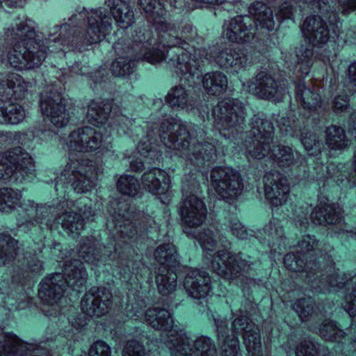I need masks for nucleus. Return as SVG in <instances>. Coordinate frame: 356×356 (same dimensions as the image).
<instances>
[{
  "label": "nucleus",
  "mask_w": 356,
  "mask_h": 356,
  "mask_svg": "<svg viewBox=\"0 0 356 356\" xmlns=\"http://www.w3.org/2000/svg\"><path fill=\"white\" fill-rule=\"evenodd\" d=\"M106 8L90 10L83 8L69 22L54 26L45 41L37 38L31 19L16 23L5 31L6 57L9 65L18 70L39 67L48 52L64 51L63 46L82 51L88 45L102 41L111 31L112 16L118 25L127 29L134 23L130 6L122 0H106Z\"/></svg>",
  "instance_id": "nucleus-1"
},
{
  "label": "nucleus",
  "mask_w": 356,
  "mask_h": 356,
  "mask_svg": "<svg viewBox=\"0 0 356 356\" xmlns=\"http://www.w3.org/2000/svg\"><path fill=\"white\" fill-rule=\"evenodd\" d=\"M332 249L314 236L306 235L298 242L296 253L284 256V264L289 270L300 272V277L314 293L337 291L351 285L352 291L346 294L341 306L351 318L350 329L356 330V273H345L335 268L329 254Z\"/></svg>",
  "instance_id": "nucleus-2"
},
{
  "label": "nucleus",
  "mask_w": 356,
  "mask_h": 356,
  "mask_svg": "<svg viewBox=\"0 0 356 356\" xmlns=\"http://www.w3.org/2000/svg\"><path fill=\"white\" fill-rule=\"evenodd\" d=\"M146 127V136L137 145L143 156L152 158L158 138L165 147L180 152V156L198 168L209 165L225 154V146L217 138L209 136L197 126L187 124L178 118L164 119L159 129L153 125Z\"/></svg>",
  "instance_id": "nucleus-3"
},
{
  "label": "nucleus",
  "mask_w": 356,
  "mask_h": 356,
  "mask_svg": "<svg viewBox=\"0 0 356 356\" xmlns=\"http://www.w3.org/2000/svg\"><path fill=\"white\" fill-rule=\"evenodd\" d=\"M131 207L127 201H121L114 199L109 202L107 211L108 219V228L112 231L115 240L106 245L102 246L99 242L93 236H87L82 239L79 249V257L86 263L95 266L110 264V262H115L116 266H120V259L124 258L123 251H120V241L124 243V249L134 239L137 235V229L133 224V212Z\"/></svg>",
  "instance_id": "nucleus-4"
},
{
  "label": "nucleus",
  "mask_w": 356,
  "mask_h": 356,
  "mask_svg": "<svg viewBox=\"0 0 356 356\" xmlns=\"http://www.w3.org/2000/svg\"><path fill=\"white\" fill-rule=\"evenodd\" d=\"M161 40L172 46L169 52L170 66L174 67L180 79H185L190 86L195 83V79H199L201 75L204 60L214 61L221 67H230L235 72L247 64V56L242 50L230 48L220 50L215 47L209 52L205 49L195 50V58L193 59V64H191L190 58L185 53L186 43L184 40L166 33L161 35Z\"/></svg>",
  "instance_id": "nucleus-5"
},
{
  "label": "nucleus",
  "mask_w": 356,
  "mask_h": 356,
  "mask_svg": "<svg viewBox=\"0 0 356 356\" xmlns=\"http://www.w3.org/2000/svg\"><path fill=\"white\" fill-rule=\"evenodd\" d=\"M102 134L91 127L86 126L72 131L66 139L69 161L60 176L64 178L77 193L90 191L96 185V172L92 162L81 153L93 152L100 147Z\"/></svg>",
  "instance_id": "nucleus-6"
},
{
  "label": "nucleus",
  "mask_w": 356,
  "mask_h": 356,
  "mask_svg": "<svg viewBox=\"0 0 356 356\" xmlns=\"http://www.w3.org/2000/svg\"><path fill=\"white\" fill-rule=\"evenodd\" d=\"M168 0H138V5L140 9L143 10L145 13L147 21L152 24L157 33V38L155 39L151 35L152 39V47L159 48L160 51L164 54L163 60H165L169 68L175 72V69L170 67L168 61L170 58L169 52L171 51L172 46L168 45L163 40H161V35L166 33L169 36L177 37L186 43L185 53L188 54L187 57L190 58L191 63L193 64V59L195 58V49L191 47L186 40H192L196 35V31L193 29V26L187 23L181 27V34L179 37L177 35V26L175 24L168 22L166 19V10L164 6V3L168 2ZM170 3L172 4L171 0H169Z\"/></svg>",
  "instance_id": "nucleus-7"
},
{
  "label": "nucleus",
  "mask_w": 356,
  "mask_h": 356,
  "mask_svg": "<svg viewBox=\"0 0 356 356\" xmlns=\"http://www.w3.org/2000/svg\"><path fill=\"white\" fill-rule=\"evenodd\" d=\"M152 31L145 29L136 31L133 40L128 44L119 40L113 45L119 56L113 62L111 69L115 76H124L134 72L136 62L145 60L151 64L160 63L163 60L164 54L157 47H152Z\"/></svg>",
  "instance_id": "nucleus-8"
},
{
  "label": "nucleus",
  "mask_w": 356,
  "mask_h": 356,
  "mask_svg": "<svg viewBox=\"0 0 356 356\" xmlns=\"http://www.w3.org/2000/svg\"><path fill=\"white\" fill-rule=\"evenodd\" d=\"M35 171L32 158L22 147H17L0 154V179L13 177L22 182ZM22 193L12 188H0V211L10 212L19 205Z\"/></svg>",
  "instance_id": "nucleus-9"
},
{
  "label": "nucleus",
  "mask_w": 356,
  "mask_h": 356,
  "mask_svg": "<svg viewBox=\"0 0 356 356\" xmlns=\"http://www.w3.org/2000/svg\"><path fill=\"white\" fill-rule=\"evenodd\" d=\"M249 13L225 20L222 25L223 36L232 42L245 43L253 40L258 29L267 31L275 29L273 11L265 3H253L249 7Z\"/></svg>",
  "instance_id": "nucleus-10"
},
{
  "label": "nucleus",
  "mask_w": 356,
  "mask_h": 356,
  "mask_svg": "<svg viewBox=\"0 0 356 356\" xmlns=\"http://www.w3.org/2000/svg\"><path fill=\"white\" fill-rule=\"evenodd\" d=\"M309 6L319 15L307 17L301 31L312 46H320L334 39L340 33L341 22L336 9L328 0H309Z\"/></svg>",
  "instance_id": "nucleus-11"
},
{
  "label": "nucleus",
  "mask_w": 356,
  "mask_h": 356,
  "mask_svg": "<svg viewBox=\"0 0 356 356\" xmlns=\"http://www.w3.org/2000/svg\"><path fill=\"white\" fill-rule=\"evenodd\" d=\"M63 272L50 275L40 282L38 295L44 303L49 305L57 304L67 286L79 291L88 277L83 264L79 259L66 261Z\"/></svg>",
  "instance_id": "nucleus-12"
},
{
  "label": "nucleus",
  "mask_w": 356,
  "mask_h": 356,
  "mask_svg": "<svg viewBox=\"0 0 356 356\" xmlns=\"http://www.w3.org/2000/svg\"><path fill=\"white\" fill-rule=\"evenodd\" d=\"M18 241L8 234H0V266L13 263V282L24 284L43 270L42 262L36 257L19 258Z\"/></svg>",
  "instance_id": "nucleus-13"
},
{
  "label": "nucleus",
  "mask_w": 356,
  "mask_h": 356,
  "mask_svg": "<svg viewBox=\"0 0 356 356\" xmlns=\"http://www.w3.org/2000/svg\"><path fill=\"white\" fill-rule=\"evenodd\" d=\"M251 257L243 252L236 255L231 254L225 251L218 252L212 261L213 270L221 277L233 280L241 279V285L243 290L249 291L251 289L259 285L260 280L248 277L243 273L252 270V266L256 265L255 260H250Z\"/></svg>",
  "instance_id": "nucleus-14"
},
{
  "label": "nucleus",
  "mask_w": 356,
  "mask_h": 356,
  "mask_svg": "<svg viewBox=\"0 0 356 356\" xmlns=\"http://www.w3.org/2000/svg\"><path fill=\"white\" fill-rule=\"evenodd\" d=\"M65 184H69L63 178L60 181V177L56 180L55 189L59 195L63 193V189L65 188ZM63 196L54 200L51 203L44 204H35L33 201L28 200L22 205V208L26 214L25 222L27 224L38 225L41 229L51 230L56 224H59L60 218V211L64 209Z\"/></svg>",
  "instance_id": "nucleus-15"
},
{
  "label": "nucleus",
  "mask_w": 356,
  "mask_h": 356,
  "mask_svg": "<svg viewBox=\"0 0 356 356\" xmlns=\"http://www.w3.org/2000/svg\"><path fill=\"white\" fill-rule=\"evenodd\" d=\"M309 215L314 224L318 225H335L342 218L341 209L325 196H318L316 206L312 210L306 204L295 210L294 221L300 229H307L309 225Z\"/></svg>",
  "instance_id": "nucleus-16"
},
{
  "label": "nucleus",
  "mask_w": 356,
  "mask_h": 356,
  "mask_svg": "<svg viewBox=\"0 0 356 356\" xmlns=\"http://www.w3.org/2000/svg\"><path fill=\"white\" fill-rule=\"evenodd\" d=\"M215 127L219 134L230 138L243 129L245 108L243 104L236 99H225L220 101L212 111Z\"/></svg>",
  "instance_id": "nucleus-17"
},
{
  "label": "nucleus",
  "mask_w": 356,
  "mask_h": 356,
  "mask_svg": "<svg viewBox=\"0 0 356 356\" xmlns=\"http://www.w3.org/2000/svg\"><path fill=\"white\" fill-rule=\"evenodd\" d=\"M248 139L245 141L248 156L261 159L269 153L274 138V127L262 114L254 115L249 123Z\"/></svg>",
  "instance_id": "nucleus-18"
},
{
  "label": "nucleus",
  "mask_w": 356,
  "mask_h": 356,
  "mask_svg": "<svg viewBox=\"0 0 356 356\" xmlns=\"http://www.w3.org/2000/svg\"><path fill=\"white\" fill-rule=\"evenodd\" d=\"M164 344L172 356H217L213 341L206 336L193 340L186 334H171Z\"/></svg>",
  "instance_id": "nucleus-19"
},
{
  "label": "nucleus",
  "mask_w": 356,
  "mask_h": 356,
  "mask_svg": "<svg viewBox=\"0 0 356 356\" xmlns=\"http://www.w3.org/2000/svg\"><path fill=\"white\" fill-rule=\"evenodd\" d=\"M199 184L193 181L191 185L184 183L182 192L184 199L180 203L179 215L184 225L188 227L200 226L206 220L207 210L202 200L197 196Z\"/></svg>",
  "instance_id": "nucleus-20"
},
{
  "label": "nucleus",
  "mask_w": 356,
  "mask_h": 356,
  "mask_svg": "<svg viewBox=\"0 0 356 356\" xmlns=\"http://www.w3.org/2000/svg\"><path fill=\"white\" fill-rule=\"evenodd\" d=\"M64 209L60 211L59 222L62 227L69 234H79L83 228L84 220H93L95 211L92 209V202L86 197H81L75 202L68 201L65 191L63 196Z\"/></svg>",
  "instance_id": "nucleus-21"
},
{
  "label": "nucleus",
  "mask_w": 356,
  "mask_h": 356,
  "mask_svg": "<svg viewBox=\"0 0 356 356\" xmlns=\"http://www.w3.org/2000/svg\"><path fill=\"white\" fill-rule=\"evenodd\" d=\"M243 88L259 99L282 101L287 92L285 84L276 80L268 72L261 70L242 83Z\"/></svg>",
  "instance_id": "nucleus-22"
},
{
  "label": "nucleus",
  "mask_w": 356,
  "mask_h": 356,
  "mask_svg": "<svg viewBox=\"0 0 356 356\" xmlns=\"http://www.w3.org/2000/svg\"><path fill=\"white\" fill-rule=\"evenodd\" d=\"M210 180L217 194L226 202L235 200L243 190L240 173L232 168H213L210 172Z\"/></svg>",
  "instance_id": "nucleus-23"
},
{
  "label": "nucleus",
  "mask_w": 356,
  "mask_h": 356,
  "mask_svg": "<svg viewBox=\"0 0 356 356\" xmlns=\"http://www.w3.org/2000/svg\"><path fill=\"white\" fill-rule=\"evenodd\" d=\"M40 107L42 113L47 116L56 127H65L69 122L65 99L61 92L54 86H48L40 95Z\"/></svg>",
  "instance_id": "nucleus-24"
},
{
  "label": "nucleus",
  "mask_w": 356,
  "mask_h": 356,
  "mask_svg": "<svg viewBox=\"0 0 356 356\" xmlns=\"http://www.w3.org/2000/svg\"><path fill=\"white\" fill-rule=\"evenodd\" d=\"M296 84L295 97L297 102L311 115H317L318 119L324 118L329 112L328 105L323 102L320 95V87L306 86L299 79Z\"/></svg>",
  "instance_id": "nucleus-25"
},
{
  "label": "nucleus",
  "mask_w": 356,
  "mask_h": 356,
  "mask_svg": "<svg viewBox=\"0 0 356 356\" xmlns=\"http://www.w3.org/2000/svg\"><path fill=\"white\" fill-rule=\"evenodd\" d=\"M113 304V295L106 287H91L83 296L81 307L89 316L100 317L107 314Z\"/></svg>",
  "instance_id": "nucleus-26"
},
{
  "label": "nucleus",
  "mask_w": 356,
  "mask_h": 356,
  "mask_svg": "<svg viewBox=\"0 0 356 356\" xmlns=\"http://www.w3.org/2000/svg\"><path fill=\"white\" fill-rule=\"evenodd\" d=\"M232 332L242 334L248 356H261V335L258 327L245 315H240L232 323Z\"/></svg>",
  "instance_id": "nucleus-27"
},
{
  "label": "nucleus",
  "mask_w": 356,
  "mask_h": 356,
  "mask_svg": "<svg viewBox=\"0 0 356 356\" xmlns=\"http://www.w3.org/2000/svg\"><path fill=\"white\" fill-rule=\"evenodd\" d=\"M265 197L273 207L282 205L289 193L288 179L277 171L267 172L264 177Z\"/></svg>",
  "instance_id": "nucleus-28"
},
{
  "label": "nucleus",
  "mask_w": 356,
  "mask_h": 356,
  "mask_svg": "<svg viewBox=\"0 0 356 356\" xmlns=\"http://www.w3.org/2000/svg\"><path fill=\"white\" fill-rule=\"evenodd\" d=\"M184 286L189 296L202 299L207 296L211 289V278L204 270L189 268L186 271Z\"/></svg>",
  "instance_id": "nucleus-29"
},
{
  "label": "nucleus",
  "mask_w": 356,
  "mask_h": 356,
  "mask_svg": "<svg viewBox=\"0 0 356 356\" xmlns=\"http://www.w3.org/2000/svg\"><path fill=\"white\" fill-rule=\"evenodd\" d=\"M269 155L274 165L282 169H291L295 165L302 164L304 158L292 147L284 145H270Z\"/></svg>",
  "instance_id": "nucleus-30"
},
{
  "label": "nucleus",
  "mask_w": 356,
  "mask_h": 356,
  "mask_svg": "<svg viewBox=\"0 0 356 356\" xmlns=\"http://www.w3.org/2000/svg\"><path fill=\"white\" fill-rule=\"evenodd\" d=\"M141 181L145 190L154 195L163 194L170 188L168 175L159 168H153L145 172Z\"/></svg>",
  "instance_id": "nucleus-31"
},
{
  "label": "nucleus",
  "mask_w": 356,
  "mask_h": 356,
  "mask_svg": "<svg viewBox=\"0 0 356 356\" xmlns=\"http://www.w3.org/2000/svg\"><path fill=\"white\" fill-rule=\"evenodd\" d=\"M146 322L154 329L170 332L174 325L172 314L168 309L161 308L159 307H154L149 308L145 312ZM171 335H170V337ZM169 337V336H168ZM168 338L166 339V340Z\"/></svg>",
  "instance_id": "nucleus-32"
},
{
  "label": "nucleus",
  "mask_w": 356,
  "mask_h": 356,
  "mask_svg": "<svg viewBox=\"0 0 356 356\" xmlns=\"http://www.w3.org/2000/svg\"><path fill=\"white\" fill-rule=\"evenodd\" d=\"M218 340H222L220 346L221 356H238L239 342L235 336H229L228 322L226 319L214 318Z\"/></svg>",
  "instance_id": "nucleus-33"
},
{
  "label": "nucleus",
  "mask_w": 356,
  "mask_h": 356,
  "mask_svg": "<svg viewBox=\"0 0 356 356\" xmlns=\"http://www.w3.org/2000/svg\"><path fill=\"white\" fill-rule=\"evenodd\" d=\"M264 232L265 233L264 242L267 243L271 250L280 253L285 248L286 238L284 235L283 226L280 220L272 218L264 227Z\"/></svg>",
  "instance_id": "nucleus-34"
},
{
  "label": "nucleus",
  "mask_w": 356,
  "mask_h": 356,
  "mask_svg": "<svg viewBox=\"0 0 356 356\" xmlns=\"http://www.w3.org/2000/svg\"><path fill=\"white\" fill-rule=\"evenodd\" d=\"M168 105L176 109L191 110L195 106V100L190 91L182 86L172 88L165 97Z\"/></svg>",
  "instance_id": "nucleus-35"
},
{
  "label": "nucleus",
  "mask_w": 356,
  "mask_h": 356,
  "mask_svg": "<svg viewBox=\"0 0 356 356\" xmlns=\"http://www.w3.org/2000/svg\"><path fill=\"white\" fill-rule=\"evenodd\" d=\"M0 86L1 87L0 92L5 93L6 92V89H8V95L12 92L11 94L15 96V99H22L24 98L31 84L30 82L26 81L19 74L12 73L8 74L4 79L1 80Z\"/></svg>",
  "instance_id": "nucleus-36"
},
{
  "label": "nucleus",
  "mask_w": 356,
  "mask_h": 356,
  "mask_svg": "<svg viewBox=\"0 0 356 356\" xmlns=\"http://www.w3.org/2000/svg\"><path fill=\"white\" fill-rule=\"evenodd\" d=\"M202 83L207 94L218 96L227 90L228 81L223 72L213 71L204 74Z\"/></svg>",
  "instance_id": "nucleus-37"
},
{
  "label": "nucleus",
  "mask_w": 356,
  "mask_h": 356,
  "mask_svg": "<svg viewBox=\"0 0 356 356\" xmlns=\"http://www.w3.org/2000/svg\"><path fill=\"white\" fill-rule=\"evenodd\" d=\"M176 269L159 266L156 270V284L159 293L162 296H168L175 291L177 275Z\"/></svg>",
  "instance_id": "nucleus-38"
},
{
  "label": "nucleus",
  "mask_w": 356,
  "mask_h": 356,
  "mask_svg": "<svg viewBox=\"0 0 356 356\" xmlns=\"http://www.w3.org/2000/svg\"><path fill=\"white\" fill-rule=\"evenodd\" d=\"M213 233L211 230L207 229H204L203 232L198 233V234L195 236V238L198 241L203 250L207 252L206 258L208 260H210L211 268L213 258L218 252L225 251L232 254V252L227 250V249L230 248L231 243L228 240H227L225 237H222L221 238H220V241L221 242L225 250H218L214 254H211V252L213 251L214 248L216 247V241L213 239ZM236 254H233V255Z\"/></svg>",
  "instance_id": "nucleus-39"
},
{
  "label": "nucleus",
  "mask_w": 356,
  "mask_h": 356,
  "mask_svg": "<svg viewBox=\"0 0 356 356\" xmlns=\"http://www.w3.org/2000/svg\"><path fill=\"white\" fill-rule=\"evenodd\" d=\"M24 118L25 111L21 105L0 99V124H17Z\"/></svg>",
  "instance_id": "nucleus-40"
},
{
  "label": "nucleus",
  "mask_w": 356,
  "mask_h": 356,
  "mask_svg": "<svg viewBox=\"0 0 356 356\" xmlns=\"http://www.w3.org/2000/svg\"><path fill=\"white\" fill-rule=\"evenodd\" d=\"M154 257L159 266L176 269L179 265L178 254L175 246L170 243L160 245L154 251Z\"/></svg>",
  "instance_id": "nucleus-41"
},
{
  "label": "nucleus",
  "mask_w": 356,
  "mask_h": 356,
  "mask_svg": "<svg viewBox=\"0 0 356 356\" xmlns=\"http://www.w3.org/2000/svg\"><path fill=\"white\" fill-rule=\"evenodd\" d=\"M111 113V105L108 101H92L87 113V119L91 124H103Z\"/></svg>",
  "instance_id": "nucleus-42"
},
{
  "label": "nucleus",
  "mask_w": 356,
  "mask_h": 356,
  "mask_svg": "<svg viewBox=\"0 0 356 356\" xmlns=\"http://www.w3.org/2000/svg\"><path fill=\"white\" fill-rule=\"evenodd\" d=\"M325 143L334 150H343L350 143L346 136L344 129L337 125H331L325 130Z\"/></svg>",
  "instance_id": "nucleus-43"
},
{
  "label": "nucleus",
  "mask_w": 356,
  "mask_h": 356,
  "mask_svg": "<svg viewBox=\"0 0 356 356\" xmlns=\"http://www.w3.org/2000/svg\"><path fill=\"white\" fill-rule=\"evenodd\" d=\"M301 143L310 156H317L321 153L323 147V144L318 139V136L306 129V125L303 124V127L299 132Z\"/></svg>",
  "instance_id": "nucleus-44"
},
{
  "label": "nucleus",
  "mask_w": 356,
  "mask_h": 356,
  "mask_svg": "<svg viewBox=\"0 0 356 356\" xmlns=\"http://www.w3.org/2000/svg\"><path fill=\"white\" fill-rule=\"evenodd\" d=\"M318 334L325 341H341L346 333L341 329L337 323L332 320H325L318 328Z\"/></svg>",
  "instance_id": "nucleus-45"
},
{
  "label": "nucleus",
  "mask_w": 356,
  "mask_h": 356,
  "mask_svg": "<svg viewBox=\"0 0 356 356\" xmlns=\"http://www.w3.org/2000/svg\"><path fill=\"white\" fill-rule=\"evenodd\" d=\"M277 123L282 135L289 137H298L305 124L304 122L302 124L298 119H296L293 115L281 117L277 120Z\"/></svg>",
  "instance_id": "nucleus-46"
},
{
  "label": "nucleus",
  "mask_w": 356,
  "mask_h": 356,
  "mask_svg": "<svg viewBox=\"0 0 356 356\" xmlns=\"http://www.w3.org/2000/svg\"><path fill=\"white\" fill-rule=\"evenodd\" d=\"M314 51L310 45H302L296 51V63L302 76L309 74L313 64Z\"/></svg>",
  "instance_id": "nucleus-47"
},
{
  "label": "nucleus",
  "mask_w": 356,
  "mask_h": 356,
  "mask_svg": "<svg viewBox=\"0 0 356 356\" xmlns=\"http://www.w3.org/2000/svg\"><path fill=\"white\" fill-rule=\"evenodd\" d=\"M19 339L12 333L0 334V356H17L19 350Z\"/></svg>",
  "instance_id": "nucleus-48"
},
{
  "label": "nucleus",
  "mask_w": 356,
  "mask_h": 356,
  "mask_svg": "<svg viewBox=\"0 0 356 356\" xmlns=\"http://www.w3.org/2000/svg\"><path fill=\"white\" fill-rule=\"evenodd\" d=\"M116 186L120 193L130 197L136 195L140 188L138 179L130 175L120 176L117 181Z\"/></svg>",
  "instance_id": "nucleus-49"
},
{
  "label": "nucleus",
  "mask_w": 356,
  "mask_h": 356,
  "mask_svg": "<svg viewBox=\"0 0 356 356\" xmlns=\"http://www.w3.org/2000/svg\"><path fill=\"white\" fill-rule=\"evenodd\" d=\"M315 302L311 297L298 298L291 304L292 309L298 315L302 321H306L314 312Z\"/></svg>",
  "instance_id": "nucleus-50"
},
{
  "label": "nucleus",
  "mask_w": 356,
  "mask_h": 356,
  "mask_svg": "<svg viewBox=\"0 0 356 356\" xmlns=\"http://www.w3.org/2000/svg\"><path fill=\"white\" fill-rule=\"evenodd\" d=\"M117 122L118 132L120 134H127L130 137H134L138 136L143 132V128L141 126H134V121L125 115L118 116Z\"/></svg>",
  "instance_id": "nucleus-51"
},
{
  "label": "nucleus",
  "mask_w": 356,
  "mask_h": 356,
  "mask_svg": "<svg viewBox=\"0 0 356 356\" xmlns=\"http://www.w3.org/2000/svg\"><path fill=\"white\" fill-rule=\"evenodd\" d=\"M294 0L284 1L277 7L275 8V12L278 20L291 19L296 10Z\"/></svg>",
  "instance_id": "nucleus-52"
},
{
  "label": "nucleus",
  "mask_w": 356,
  "mask_h": 356,
  "mask_svg": "<svg viewBox=\"0 0 356 356\" xmlns=\"http://www.w3.org/2000/svg\"><path fill=\"white\" fill-rule=\"evenodd\" d=\"M146 350L142 343L136 339L127 341L124 346L122 356H145Z\"/></svg>",
  "instance_id": "nucleus-53"
},
{
  "label": "nucleus",
  "mask_w": 356,
  "mask_h": 356,
  "mask_svg": "<svg viewBox=\"0 0 356 356\" xmlns=\"http://www.w3.org/2000/svg\"><path fill=\"white\" fill-rule=\"evenodd\" d=\"M316 345L310 340L301 341L296 347V356H318Z\"/></svg>",
  "instance_id": "nucleus-54"
},
{
  "label": "nucleus",
  "mask_w": 356,
  "mask_h": 356,
  "mask_svg": "<svg viewBox=\"0 0 356 356\" xmlns=\"http://www.w3.org/2000/svg\"><path fill=\"white\" fill-rule=\"evenodd\" d=\"M229 227L232 234L239 239L252 240V238L254 237V234H252L253 232L250 231V232H248L238 220L231 221Z\"/></svg>",
  "instance_id": "nucleus-55"
},
{
  "label": "nucleus",
  "mask_w": 356,
  "mask_h": 356,
  "mask_svg": "<svg viewBox=\"0 0 356 356\" xmlns=\"http://www.w3.org/2000/svg\"><path fill=\"white\" fill-rule=\"evenodd\" d=\"M88 356H111V349L105 341L98 340L90 346Z\"/></svg>",
  "instance_id": "nucleus-56"
},
{
  "label": "nucleus",
  "mask_w": 356,
  "mask_h": 356,
  "mask_svg": "<svg viewBox=\"0 0 356 356\" xmlns=\"http://www.w3.org/2000/svg\"><path fill=\"white\" fill-rule=\"evenodd\" d=\"M349 106V97L347 95H338L332 102V108L335 113L346 111Z\"/></svg>",
  "instance_id": "nucleus-57"
},
{
  "label": "nucleus",
  "mask_w": 356,
  "mask_h": 356,
  "mask_svg": "<svg viewBox=\"0 0 356 356\" xmlns=\"http://www.w3.org/2000/svg\"><path fill=\"white\" fill-rule=\"evenodd\" d=\"M13 140V134L7 131H0V147L9 145Z\"/></svg>",
  "instance_id": "nucleus-58"
},
{
  "label": "nucleus",
  "mask_w": 356,
  "mask_h": 356,
  "mask_svg": "<svg viewBox=\"0 0 356 356\" xmlns=\"http://www.w3.org/2000/svg\"><path fill=\"white\" fill-rule=\"evenodd\" d=\"M348 71V76L350 82L356 86V61L350 63Z\"/></svg>",
  "instance_id": "nucleus-59"
},
{
  "label": "nucleus",
  "mask_w": 356,
  "mask_h": 356,
  "mask_svg": "<svg viewBox=\"0 0 356 356\" xmlns=\"http://www.w3.org/2000/svg\"><path fill=\"white\" fill-rule=\"evenodd\" d=\"M70 323L72 324V327L76 330L83 327L86 323L85 319L79 316L70 319Z\"/></svg>",
  "instance_id": "nucleus-60"
},
{
  "label": "nucleus",
  "mask_w": 356,
  "mask_h": 356,
  "mask_svg": "<svg viewBox=\"0 0 356 356\" xmlns=\"http://www.w3.org/2000/svg\"><path fill=\"white\" fill-rule=\"evenodd\" d=\"M130 169L133 172H141L144 169L143 162L140 160H135L131 162Z\"/></svg>",
  "instance_id": "nucleus-61"
},
{
  "label": "nucleus",
  "mask_w": 356,
  "mask_h": 356,
  "mask_svg": "<svg viewBox=\"0 0 356 356\" xmlns=\"http://www.w3.org/2000/svg\"><path fill=\"white\" fill-rule=\"evenodd\" d=\"M22 0H0V4L8 8L20 6Z\"/></svg>",
  "instance_id": "nucleus-62"
},
{
  "label": "nucleus",
  "mask_w": 356,
  "mask_h": 356,
  "mask_svg": "<svg viewBox=\"0 0 356 356\" xmlns=\"http://www.w3.org/2000/svg\"><path fill=\"white\" fill-rule=\"evenodd\" d=\"M70 70L72 73L76 74H84L86 73V72L83 70V67L81 66L79 63H75L73 65L70 66Z\"/></svg>",
  "instance_id": "nucleus-63"
},
{
  "label": "nucleus",
  "mask_w": 356,
  "mask_h": 356,
  "mask_svg": "<svg viewBox=\"0 0 356 356\" xmlns=\"http://www.w3.org/2000/svg\"><path fill=\"white\" fill-rule=\"evenodd\" d=\"M347 234L351 238L356 239V230L355 232H353V231L347 232Z\"/></svg>",
  "instance_id": "nucleus-64"
}]
</instances>
